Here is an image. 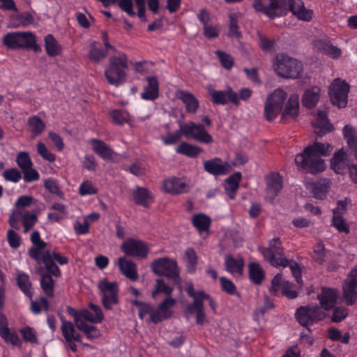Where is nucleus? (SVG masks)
Instances as JSON below:
<instances>
[{
  "instance_id": "53",
  "label": "nucleus",
  "mask_w": 357,
  "mask_h": 357,
  "mask_svg": "<svg viewBox=\"0 0 357 357\" xmlns=\"http://www.w3.org/2000/svg\"><path fill=\"white\" fill-rule=\"evenodd\" d=\"M173 291V288L167 285L163 280L158 279L155 286V289L152 292L153 298H155L158 293H164L167 296H170Z\"/></svg>"
},
{
  "instance_id": "23",
  "label": "nucleus",
  "mask_w": 357,
  "mask_h": 357,
  "mask_svg": "<svg viewBox=\"0 0 357 357\" xmlns=\"http://www.w3.org/2000/svg\"><path fill=\"white\" fill-rule=\"evenodd\" d=\"M162 189L167 193L178 195L188 192L189 190V186L182 179L171 177L163 181Z\"/></svg>"
},
{
  "instance_id": "33",
  "label": "nucleus",
  "mask_w": 357,
  "mask_h": 357,
  "mask_svg": "<svg viewBox=\"0 0 357 357\" xmlns=\"http://www.w3.org/2000/svg\"><path fill=\"white\" fill-rule=\"evenodd\" d=\"M93 150L103 160H109L113 158L114 152L102 141L92 139L91 140Z\"/></svg>"
},
{
  "instance_id": "57",
  "label": "nucleus",
  "mask_w": 357,
  "mask_h": 357,
  "mask_svg": "<svg viewBox=\"0 0 357 357\" xmlns=\"http://www.w3.org/2000/svg\"><path fill=\"white\" fill-rule=\"evenodd\" d=\"M38 153L44 159L49 162H54L56 160V155L51 153L45 144L42 142H38L36 144Z\"/></svg>"
},
{
  "instance_id": "46",
  "label": "nucleus",
  "mask_w": 357,
  "mask_h": 357,
  "mask_svg": "<svg viewBox=\"0 0 357 357\" xmlns=\"http://www.w3.org/2000/svg\"><path fill=\"white\" fill-rule=\"evenodd\" d=\"M33 22V17L29 13H24L20 15H14L10 18L12 27L17 28L25 26Z\"/></svg>"
},
{
  "instance_id": "22",
  "label": "nucleus",
  "mask_w": 357,
  "mask_h": 357,
  "mask_svg": "<svg viewBox=\"0 0 357 357\" xmlns=\"http://www.w3.org/2000/svg\"><path fill=\"white\" fill-rule=\"evenodd\" d=\"M266 199L273 201L282 188V178L278 173H272L266 176Z\"/></svg>"
},
{
  "instance_id": "35",
  "label": "nucleus",
  "mask_w": 357,
  "mask_h": 357,
  "mask_svg": "<svg viewBox=\"0 0 357 357\" xmlns=\"http://www.w3.org/2000/svg\"><path fill=\"white\" fill-rule=\"evenodd\" d=\"M343 137L347 146L351 150L355 158L357 160V132L351 126L346 125L343 128Z\"/></svg>"
},
{
  "instance_id": "36",
  "label": "nucleus",
  "mask_w": 357,
  "mask_h": 357,
  "mask_svg": "<svg viewBox=\"0 0 357 357\" xmlns=\"http://www.w3.org/2000/svg\"><path fill=\"white\" fill-rule=\"evenodd\" d=\"M331 181L328 178H321L312 184V192L317 199H322L331 187Z\"/></svg>"
},
{
  "instance_id": "54",
  "label": "nucleus",
  "mask_w": 357,
  "mask_h": 357,
  "mask_svg": "<svg viewBox=\"0 0 357 357\" xmlns=\"http://www.w3.org/2000/svg\"><path fill=\"white\" fill-rule=\"evenodd\" d=\"M16 162L18 167L22 170L33 166V162L29 153L26 151L20 152L16 158Z\"/></svg>"
},
{
  "instance_id": "62",
  "label": "nucleus",
  "mask_w": 357,
  "mask_h": 357,
  "mask_svg": "<svg viewBox=\"0 0 357 357\" xmlns=\"http://www.w3.org/2000/svg\"><path fill=\"white\" fill-rule=\"evenodd\" d=\"M96 188L93 185L92 183L89 181H84L79 188V193L82 196L89 195H95L97 193Z\"/></svg>"
},
{
  "instance_id": "40",
  "label": "nucleus",
  "mask_w": 357,
  "mask_h": 357,
  "mask_svg": "<svg viewBox=\"0 0 357 357\" xmlns=\"http://www.w3.org/2000/svg\"><path fill=\"white\" fill-rule=\"evenodd\" d=\"M17 282L20 289L29 298H32L33 291L31 290V283L29 276L24 273L17 272Z\"/></svg>"
},
{
  "instance_id": "2",
  "label": "nucleus",
  "mask_w": 357,
  "mask_h": 357,
  "mask_svg": "<svg viewBox=\"0 0 357 357\" xmlns=\"http://www.w3.org/2000/svg\"><path fill=\"white\" fill-rule=\"evenodd\" d=\"M266 6L264 15L271 19L285 15L289 11L301 20L310 21L312 17V10L305 8L301 0H269Z\"/></svg>"
},
{
  "instance_id": "13",
  "label": "nucleus",
  "mask_w": 357,
  "mask_h": 357,
  "mask_svg": "<svg viewBox=\"0 0 357 357\" xmlns=\"http://www.w3.org/2000/svg\"><path fill=\"white\" fill-rule=\"evenodd\" d=\"M176 303L175 298L167 296L159 303L155 310L150 316V321L157 324L170 318L173 314L172 308Z\"/></svg>"
},
{
  "instance_id": "9",
  "label": "nucleus",
  "mask_w": 357,
  "mask_h": 357,
  "mask_svg": "<svg viewBox=\"0 0 357 357\" xmlns=\"http://www.w3.org/2000/svg\"><path fill=\"white\" fill-rule=\"evenodd\" d=\"M151 269L158 275H165L173 280L178 278L179 269L177 262L168 257L154 260L151 264Z\"/></svg>"
},
{
  "instance_id": "6",
  "label": "nucleus",
  "mask_w": 357,
  "mask_h": 357,
  "mask_svg": "<svg viewBox=\"0 0 357 357\" xmlns=\"http://www.w3.org/2000/svg\"><path fill=\"white\" fill-rule=\"evenodd\" d=\"M3 43L9 49H28L36 44V37L31 32H13L4 36Z\"/></svg>"
},
{
  "instance_id": "20",
  "label": "nucleus",
  "mask_w": 357,
  "mask_h": 357,
  "mask_svg": "<svg viewBox=\"0 0 357 357\" xmlns=\"http://www.w3.org/2000/svg\"><path fill=\"white\" fill-rule=\"evenodd\" d=\"M273 258L276 261L277 264H271V266L278 268L289 266L296 282L299 284L302 283L301 272L298 264L293 260H288L284 255V250L280 252L278 255L277 252H274Z\"/></svg>"
},
{
  "instance_id": "3",
  "label": "nucleus",
  "mask_w": 357,
  "mask_h": 357,
  "mask_svg": "<svg viewBox=\"0 0 357 357\" xmlns=\"http://www.w3.org/2000/svg\"><path fill=\"white\" fill-rule=\"evenodd\" d=\"M273 68L280 77L296 79L302 77L303 66L301 61L287 54L280 53L275 56Z\"/></svg>"
},
{
  "instance_id": "61",
  "label": "nucleus",
  "mask_w": 357,
  "mask_h": 357,
  "mask_svg": "<svg viewBox=\"0 0 357 357\" xmlns=\"http://www.w3.org/2000/svg\"><path fill=\"white\" fill-rule=\"evenodd\" d=\"M3 176L6 181L13 183H17L22 178V174L17 168L5 170Z\"/></svg>"
},
{
  "instance_id": "15",
  "label": "nucleus",
  "mask_w": 357,
  "mask_h": 357,
  "mask_svg": "<svg viewBox=\"0 0 357 357\" xmlns=\"http://www.w3.org/2000/svg\"><path fill=\"white\" fill-rule=\"evenodd\" d=\"M342 287L346 303L353 305L357 298V266L350 271Z\"/></svg>"
},
{
  "instance_id": "34",
  "label": "nucleus",
  "mask_w": 357,
  "mask_h": 357,
  "mask_svg": "<svg viewBox=\"0 0 357 357\" xmlns=\"http://www.w3.org/2000/svg\"><path fill=\"white\" fill-rule=\"evenodd\" d=\"M225 266L227 271L234 275H241L244 267V261L241 257L235 258L231 255L225 257Z\"/></svg>"
},
{
  "instance_id": "30",
  "label": "nucleus",
  "mask_w": 357,
  "mask_h": 357,
  "mask_svg": "<svg viewBox=\"0 0 357 357\" xmlns=\"http://www.w3.org/2000/svg\"><path fill=\"white\" fill-rule=\"evenodd\" d=\"M320 95L321 89L318 86L307 89L301 98L303 105L309 109L314 107L319 100Z\"/></svg>"
},
{
  "instance_id": "10",
  "label": "nucleus",
  "mask_w": 357,
  "mask_h": 357,
  "mask_svg": "<svg viewBox=\"0 0 357 357\" xmlns=\"http://www.w3.org/2000/svg\"><path fill=\"white\" fill-rule=\"evenodd\" d=\"M298 321L303 326H307L325 317V313L317 305L300 307L295 314Z\"/></svg>"
},
{
  "instance_id": "59",
  "label": "nucleus",
  "mask_w": 357,
  "mask_h": 357,
  "mask_svg": "<svg viewBox=\"0 0 357 357\" xmlns=\"http://www.w3.org/2000/svg\"><path fill=\"white\" fill-rule=\"evenodd\" d=\"M20 331L25 341L31 343H38L36 332L33 328L26 326L21 328Z\"/></svg>"
},
{
  "instance_id": "19",
  "label": "nucleus",
  "mask_w": 357,
  "mask_h": 357,
  "mask_svg": "<svg viewBox=\"0 0 357 357\" xmlns=\"http://www.w3.org/2000/svg\"><path fill=\"white\" fill-rule=\"evenodd\" d=\"M339 297V292L335 289L322 287L317 295L321 309L330 310L334 307Z\"/></svg>"
},
{
  "instance_id": "37",
  "label": "nucleus",
  "mask_w": 357,
  "mask_h": 357,
  "mask_svg": "<svg viewBox=\"0 0 357 357\" xmlns=\"http://www.w3.org/2000/svg\"><path fill=\"white\" fill-rule=\"evenodd\" d=\"M148 85L144 88L141 97L144 100H154L158 97V82L155 77H149Z\"/></svg>"
},
{
  "instance_id": "52",
  "label": "nucleus",
  "mask_w": 357,
  "mask_h": 357,
  "mask_svg": "<svg viewBox=\"0 0 357 357\" xmlns=\"http://www.w3.org/2000/svg\"><path fill=\"white\" fill-rule=\"evenodd\" d=\"M331 225L340 232L349 234V227L341 215H333Z\"/></svg>"
},
{
  "instance_id": "25",
  "label": "nucleus",
  "mask_w": 357,
  "mask_h": 357,
  "mask_svg": "<svg viewBox=\"0 0 357 357\" xmlns=\"http://www.w3.org/2000/svg\"><path fill=\"white\" fill-rule=\"evenodd\" d=\"M175 96L185 105L188 113L195 114L197 112L199 107V102L192 93L184 90H177L175 92Z\"/></svg>"
},
{
  "instance_id": "12",
  "label": "nucleus",
  "mask_w": 357,
  "mask_h": 357,
  "mask_svg": "<svg viewBox=\"0 0 357 357\" xmlns=\"http://www.w3.org/2000/svg\"><path fill=\"white\" fill-rule=\"evenodd\" d=\"M21 220L24 227V231L28 232L36 223L37 215L24 210H15L10 215L9 219L10 225L16 229H19L18 222Z\"/></svg>"
},
{
  "instance_id": "14",
  "label": "nucleus",
  "mask_w": 357,
  "mask_h": 357,
  "mask_svg": "<svg viewBox=\"0 0 357 357\" xmlns=\"http://www.w3.org/2000/svg\"><path fill=\"white\" fill-rule=\"evenodd\" d=\"M207 90L211 97V101L215 105H226L231 102L235 105H239L238 94L230 87L225 91H217L211 85H208Z\"/></svg>"
},
{
  "instance_id": "29",
  "label": "nucleus",
  "mask_w": 357,
  "mask_h": 357,
  "mask_svg": "<svg viewBox=\"0 0 357 357\" xmlns=\"http://www.w3.org/2000/svg\"><path fill=\"white\" fill-rule=\"evenodd\" d=\"M282 250H284L281 240L279 238H274L269 241L268 248L261 249V252L265 260L270 264H277L273 258V253L277 252L278 255Z\"/></svg>"
},
{
  "instance_id": "44",
  "label": "nucleus",
  "mask_w": 357,
  "mask_h": 357,
  "mask_svg": "<svg viewBox=\"0 0 357 357\" xmlns=\"http://www.w3.org/2000/svg\"><path fill=\"white\" fill-rule=\"evenodd\" d=\"M192 223L199 231H204L210 227L211 218L204 213H197L192 217Z\"/></svg>"
},
{
  "instance_id": "32",
  "label": "nucleus",
  "mask_w": 357,
  "mask_h": 357,
  "mask_svg": "<svg viewBox=\"0 0 357 357\" xmlns=\"http://www.w3.org/2000/svg\"><path fill=\"white\" fill-rule=\"evenodd\" d=\"M347 153L342 149L335 153L331 160V167L337 174L344 173L347 166Z\"/></svg>"
},
{
  "instance_id": "56",
  "label": "nucleus",
  "mask_w": 357,
  "mask_h": 357,
  "mask_svg": "<svg viewBox=\"0 0 357 357\" xmlns=\"http://www.w3.org/2000/svg\"><path fill=\"white\" fill-rule=\"evenodd\" d=\"M110 116L114 123L122 125L128 121L129 114L123 110H113L110 112Z\"/></svg>"
},
{
  "instance_id": "24",
  "label": "nucleus",
  "mask_w": 357,
  "mask_h": 357,
  "mask_svg": "<svg viewBox=\"0 0 357 357\" xmlns=\"http://www.w3.org/2000/svg\"><path fill=\"white\" fill-rule=\"evenodd\" d=\"M116 264L121 273L132 281H137L139 278L137 265L125 257H119Z\"/></svg>"
},
{
  "instance_id": "42",
  "label": "nucleus",
  "mask_w": 357,
  "mask_h": 357,
  "mask_svg": "<svg viewBox=\"0 0 357 357\" xmlns=\"http://www.w3.org/2000/svg\"><path fill=\"white\" fill-rule=\"evenodd\" d=\"M27 123L30 131L33 135V138L40 135L45 129V123L38 116H33L29 117L28 119Z\"/></svg>"
},
{
  "instance_id": "31",
  "label": "nucleus",
  "mask_w": 357,
  "mask_h": 357,
  "mask_svg": "<svg viewBox=\"0 0 357 357\" xmlns=\"http://www.w3.org/2000/svg\"><path fill=\"white\" fill-rule=\"evenodd\" d=\"M89 307V310H84L79 312L81 316L84 317L85 320L91 323H100L104 319V315L100 306L91 303Z\"/></svg>"
},
{
  "instance_id": "28",
  "label": "nucleus",
  "mask_w": 357,
  "mask_h": 357,
  "mask_svg": "<svg viewBox=\"0 0 357 357\" xmlns=\"http://www.w3.org/2000/svg\"><path fill=\"white\" fill-rule=\"evenodd\" d=\"M299 96L296 93L291 94L287 100V105L282 113L281 121H284L286 119H295L299 114Z\"/></svg>"
},
{
  "instance_id": "43",
  "label": "nucleus",
  "mask_w": 357,
  "mask_h": 357,
  "mask_svg": "<svg viewBox=\"0 0 357 357\" xmlns=\"http://www.w3.org/2000/svg\"><path fill=\"white\" fill-rule=\"evenodd\" d=\"M203 149L197 146H195L187 142H182L176 148V152L190 158L197 157Z\"/></svg>"
},
{
  "instance_id": "17",
  "label": "nucleus",
  "mask_w": 357,
  "mask_h": 357,
  "mask_svg": "<svg viewBox=\"0 0 357 357\" xmlns=\"http://www.w3.org/2000/svg\"><path fill=\"white\" fill-rule=\"evenodd\" d=\"M54 261H57L60 265H64L68 262V259L56 252H51L50 251H45L43 255V263L46 270L52 275L59 277L61 275V271L59 267L54 264Z\"/></svg>"
},
{
  "instance_id": "55",
  "label": "nucleus",
  "mask_w": 357,
  "mask_h": 357,
  "mask_svg": "<svg viewBox=\"0 0 357 357\" xmlns=\"http://www.w3.org/2000/svg\"><path fill=\"white\" fill-rule=\"evenodd\" d=\"M312 257L314 260L319 264H322L325 261L326 250L322 242L316 244Z\"/></svg>"
},
{
  "instance_id": "1",
  "label": "nucleus",
  "mask_w": 357,
  "mask_h": 357,
  "mask_svg": "<svg viewBox=\"0 0 357 357\" xmlns=\"http://www.w3.org/2000/svg\"><path fill=\"white\" fill-rule=\"evenodd\" d=\"M332 151L333 147L329 144L314 142L296 155L295 162L298 168L305 172H321L326 169V165L321 157L330 155Z\"/></svg>"
},
{
  "instance_id": "50",
  "label": "nucleus",
  "mask_w": 357,
  "mask_h": 357,
  "mask_svg": "<svg viewBox=\"0 0 357 357\" xmlns=\"http://www.w3.org/2000/svg\"><path fill=\"white\" fill-rule=\"evenodd\" d=\"M249 276L250 280L255 284H260L264 278V272L257 264L249 265Z\"/></svg>"
},
{
  "instance_id": "58",
  "label": "nucleus",
  "mask_w": 357,
  "mask_h": 357,
  "mask_svg": "<svg viewBox=\"0 0 357 357\" xmlns=\"http://www.w3.org/2000/svg\"><path fill=\"white\" fill-rule=\"evenodd\" d=\"M107 54V51H105V50L96 47L95 43L91 44V50H90V52H89V57L92 61H93L95 62H98L101 59L106 57Z\"/></svg>"
},
{
  "instance_id": "47",
  "label": "nucleus",
  "mask_w": 357,
  "mask_h": 357,
  "mask_svg": "<svg viewBox=\"0 0 357 357\" xmlns=\"http://www.w3.org/2000/svg\"><path fill=\"white\" fill-rule=\"evenodd\" d=\"M318 48L323 54L333 59H338L342 56L341 49L331 43H321Z\"/></svg>"
},
{
  "instance_id": "18",
  "label": "nucleus",
  "mask_w": 357,
  "mask_h": 357,
  "mask_svg": "<svg viewBox=\"0 0 357 357\" xmlns=\"http://www.w3.org/2000/svg\"><path fill=\"white\" fill-rule=\"evenodd\" d=\"M280 290L289 298L292 299L297 296V292L294 289L293 284L289 281L283 280L281 273L277 274L273 278L270 287L271 293L275 295L278 294Z\"/></svg>"
},
{
  "instance_id": "38",
  "label": "nucleus",
  "mask_w": 357,
  "mask_h": 357,
  "mask_svg": "<svg viewBox=\"0 0 357 357\" xmlns=\"http://www.w3.org/2000/svg\"><path fill=\"white\" fill-rule=\"evenodd\" d=\"M241 179V174L236 172L226 180L225 189L231 199L235 198L236 192L238 188Z\"/></svg>"
},
{
  "instance_id": "49",
  "label": "nucleus",
  "mask_w": 357,
  "mask_h": 357,
  "mask_svg": "<svg viewBox=\"0 0 357 357\" xmlns=\"http://www.w3.org/2000/svg\"><path fill=\"white\" fill-rule=\"evenodd\" d=\"M0 336L7 344H12L13 346H20L21 344L20 338L15 331L6 328L0 331Z\"/></svg>"
},
{
  "instance_id": "41",
  "label": "nucleus",
  "mask_w": 357,
  "mask_h": 357,
  "mask_svg": "<svg viewBox=\"0 0 357 357\" xmlns=\"http://www.w3.org/2000/svg\"><path fill=\"white\" fill-rule=\"evenodd\" d=\"M187 310L189 313H196V322L198 324L202 325L206 321V314L204 311V306L201 301L196 300L192 302L191 305L187 307Z\"/></svg>"
},
{
  "instance_id": "4",
  "label": "nucleus",
  "mask_w": 357,
  "mask_h": 357,
  "mask_svg": "<svg viewBox=\"0 0 357 357\" xmlns=\"http://www.w3.org/2000/svg\"><path fill=\"white\" fill-rule=\"evenodd\" d=\"M127 68L128 57L125 54L121 53L118 56H111L109 66L105 71L108 82L114 86H119L123 83Z\"/></svg>"
},
{
  "instance_id": "16",
  "label": "nucleus",
  "mask_w": 357,
  "mask_h": 357,
  "mask_svg": "<svg viewBox=\"0 0 357 357\" xmlns=\"http://www.w3.org/2000/svg\"><path fill=\"white\" fill-rule=\"evenodd\" d=\"M121 249L127 256L140 258H145L149 251L148 246L144 241L134 238L126 240L121 244Z\"/></svg>"
},
{
  "instance_id": "11",
  "label": "nucleus",
  "mask_w": 357,
  "mask_h": 357,
  "mask_svg": "<svg viewBox=\"0 0 357 357\" xmlns=\"http://www.w3.org/2000/svg\"><path fill=\"white\" fill-rule=\"evenodd\" d=\"M98 287L102 294V303L107 310L119 303L118 285L116 282H110L106 280H100Z\"/></svg>"
},
{
  "instance_id": "51",
  "label": "nucleus",
  "mask_w": 357,
  "mask_h": 357,
  "mask_svg": "<svg viewBox=\"0 0 357 357\" xmlns=\"http://www.w3.org/2000/svg\"><path fill=\"white\" fill-rule=\"evenodd\" d=\"M185 260L187 261V269L188 272H194L197 264V256L192 248H188L185 252Z\"/></svg>"
},
{
  "instance_id": "60",
  "label": "nucleus",
  "mask_w": 357,
  "mask_h": 357,
  "mask_svg": "<svg viewBox=\"0 0 357 357\" xmlns=\"http://www.w3.org/2000/svg\"><path fill=\"white\" fill-rule=\"evenodd\" d=\"M45 188L51 193L62 197L63 194L61 191L58 182L52 178L47 179L44 183Z\"/></svg>"
},
{
  "instance_id": "7",
  "label": "nucleus",
  "mask_w": 357,
  "mask_h": 357,
  "mask_svg": "<svg viewBox=\"0 0 357 357\" xmlns=\"http://www.w3.org/2000/svg\"><path fill=\"white\" fill-rule=\"evenodd\" d=\"M349 85L340 78L335 79L328 89V95L333 105L340 108L347 106Z\"/></svg>"
},
{
  "instance_id": "48",
  "label": "nucleus",
  "mask_w": 357,
  "mask_h": 357,
  "mask_svg": "<svg viewBox=\"0 0 357 357\" xmlns=\"http://www.w3.org/2000/svg\"><path fill=\"white\" fill-rule=\"evenodd\" d=\"M40 286L45 294L50 297L54 296V281L50 275L41 274Z\"/></svg>"
},
{
  "instance_id": "64",
  "label": "nucleus",
  "mask_w": 357,
  "mask_h": 357,
  "mask_svg": "<svg viewBox=\"0 0 357 357\" xmlns=\"http://www.w3.org/2000/svg\"><path fill=\"white\" fill-rule=\"evenodd\" d=\"M216 54L219 57L222 66L225 68L230 69L233 66L234 61L229 54H227L225 52L221 51H217Z\"/></svg>"
},
{
  "instance_id": "39",
  "label": "nucleus",
  "mask_w": 357,
  "mask_h": 357,
  "mask_svg": "<svg viewBox=\"0 0 357 357\" xmlns=\"http://www.w3.org/2000/svg\"><path fill=\"white\" fill-rule=\"evenodd\" d=\"M61 330L65 340H79L80 335L76 331L72 322L66 321L64 318H61Z\"/></svg>"
},
{
  "instance_id": "63",
  "label": "nucleus",
  "mask_w": 357,
  "mask_h": 357,
  "mask_svg": "<svg viewBox=\"0 0 357 357\" xmlns=\"http://www.w3.org/2000/svg\"><path fill=\"white\" fill-rule=\"evenodd\" d=\"M118 6L129 16H135L136 13L134 11L132 0H119L118 1Z\"/></svg>"
},
{
  "instance_id": "5",
  "label": "nucleus",
  "mask_w": 357,
  "mask_h": 357,
  "mask_svg": "<svg viewBox=\"0 0 357 357\" xmlns=\"http://www.w3.org/2000/svg\"><path fill=\"white\" fill-rule=\"evenodd\" d=\"M287 98V93L280 88L274 90L267 96L264 112V117L267 121H273L280 114Z\"/></svg>"
},
{
  "instance_id": "26",
  "label": "nucleus",
  "mask_w": 357,
  "mask_h": 357,
  "mask_svg": "<svg viewBox=\"0 0 357 357\" xmlns=\"http://www.w3.org/2000/svg\"><path fill=\"white\" fill-rule=\"evenodd\" d=\"M312 124L314 132L320 137L333 130V126L327 119L326 112L324 111H319L317 112V117Z\"/></svg>"
},
{
  "instance_id": "21",
  "label": "nucleus",
  "mask_w": 357,
  "mask_h": 357,
  "mask_svg": "<svg viewBox=\"0 0 357 357\" xmlns=\"http://www.w3.org/2000/svg\"><path fill=\"white\" fill-rule=\"evenodd\" d=\"M204 169L213 175H225L231 171V166L227 162H222L219 158L206 160L203 163Z\"/></svg>"
},
{
  "instance_id": "8",
  "label": "nucleus",
  "mask_w": 357,
  "mask_h": 357,
  "mask_svg": "<svg viewBox=\"0 0 357 357\" xmlns=\"http://www.w3.org/2000/svg\"><path fill=\"white\" fill-rule=\"evenodd\" d=\"M181 132L187 138H192L197 142L211 144L213 139L202 124L193 121L187 123H180Z\"/></svg>"
},
{
  "instance_id": "27",
  "label": "nucleus",
  "mask_w": 357,
  "mask_h": 357,
  "mask_svg": "<svg viewBox=\"0 0 357 357\" xmlns=\"http://www.w3.org/2000/svg\"><path fill=\"white\" fill-rule=\"evenodd\" d=\"M132 199L133 202L144 207H149L153 202V196L152 193L143 187H136L132 192Z\"/></svg>"
},
{
  "instance_id": "45",
  "label": "nucleus",
  "mask_w": 357,
  "mask_h": 357,
  "mask_svg": "<svg viewBox=\"0 0 357 357\" xmlns=\"http://www.w3.org/2000/svg\"><path fill=\"white\" fill-rule=\"evenodd\" d=\"M45 48L47 54L50 56L59 55L61 50L57 40L51 34L45 38Z\"/></svg>"
}]
</instances>
